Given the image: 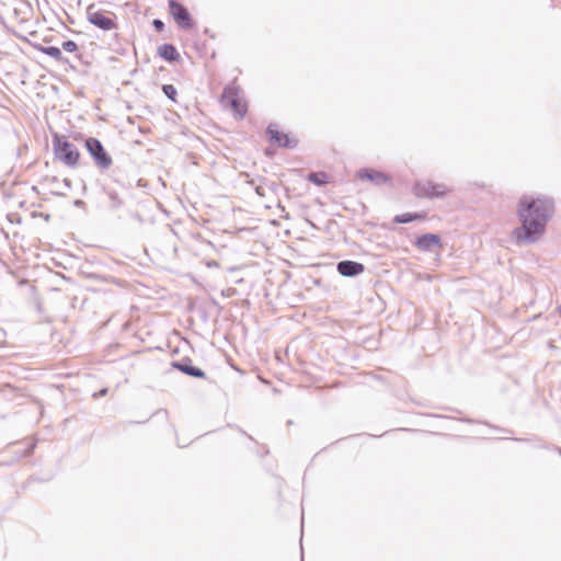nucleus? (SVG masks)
Returning a JSON list of instances; mask_svg holds the SVG:
<instances>
[{
  "label": "nucleus",
  "mask_w": 561,
  "mask_h": 561,
  "mask_svg": "<svg viewBox=\"0 0 561 561\" xmlns=\"http://www.w3.org/2000/svg\"><path fill=\"white\" fill-rule=\"evenodd\" d=\"M553 213L554 202L550 197H522L518 203L522 227L514 231L517 241L536 242L543 234Z\"/></svg>",
  "instance_id": "nucleus-1"
},
{
  "label": "nucleus",
  "mask_w": 561,
  "mask_h": 561,
  "mask_svg": "<svg viewBox=\"0 0 561 561\" xmlns=\"http://www.w3.org/2000/svg\"><path fill=\"white\" fill-rule=\"evenodd\" d=\"M221 106L229 111L236 119H243L249 112V102L238 79L227 84L220 96Z\"/></svg>",
  "instance_id": "nucleus-2"
},
{
  "label": "nucleus",
  "mask_w": 561,
  "mask_h": 561,
  "mask_svg": "<svg viewBox=\"0 0 561 561\" xmlns=\"http://www.w3.org/2000/svg\"><path fill=\"white\" fill-rule=\"evenodd\" d=\"M451 192L453 188L448 185L430 179L415 180L411 186V193L419 199L445 198Z\"/></svg>",
  "instance_id": "nucleus-3"
},
{
  "label": "nucleus",
  "mask_w": 561,
  "mask_h": 561,
  "mask_svg": "<svg viewBox=\"0 0 561 561\" xmlns=\"http://www.w3.org/2000/svg\"><path fill=\"white\" fill-rule=\"evenodd\" d=\"M53 145L57 161L71 169L78 167L80 152L73 142H53Z\"/></svg>",
  "instance_id": "nucleus-4"
},
{
  "label": "nucleus",
  "mask_w": 561,
  "mask_h": 561,
  "mask_svg": "<svg viewBox=\"0 0 561 561\" xmlns=\"http://www.w3.org/2000/svg\"><path fill=\"white\" fill-rule=\"evenodd\" d=\"M87 19L91 24L103 31L117 28L116 15L111 12L95 10L94 4L88 7Z\"/></svg>",
  "instance_id": "nucleus-5"
},
{
  "label": "nucleus",
  "mask_w": 561,
  "mask_h": 561,
  "mask_svg": "<svg viewBox=\"0 0 561 561\" xmlns=\"http://www.w3.org/2000/svg\"><path fill=\"white\" fill-rule=\"evenodd\" d=\"M84 146L99 170L106 171L113 165L112 156L104 148L103 142H84Z\"/></svg>",
  "instance_id": "nucleus-6"
},
{
  "label": "nucleus",
  "mask_w": 561,
  "mask_h": 561,
  "mask_svg": "<svg viewBox=\"0 0 561 561\" xmlns=\"http://www.w3.org/2000/svg\"><path fill=\"white\" fill-rule=\"evenodd\" d=\"M169 10L170 14L180 27L188 30L194 26L188 10L181 3L176 2L175 0H170Z\"/></svg>",
  "instance_id": "nucleus-7"
},
{
  "label": "nucleus",
  "mask_w": 561,
  "mask_h": 561,
  "mask_svg": "<svg viewBox=\"0 0 561 561\" xmlns=\"http://www.w3.org/2000/svg\"><path fill=\"white\" fill-rule=\"evenodd\" d=\"M356 176L357 179L368 181L376 186L392 184V180L387 173L374 168H362L356 172Z\"/></svg>",
  "instance_id": "nucleus-8"
},
{
  "label": "nucleus",
  "mask_w": 561,
  "mask_h": 561,
  "mask_svg": "<svg viewBox=\"0 0 561 561\" xmlns=\"http://www.w3.org/2000/svg\"><path fill=\"white\" fill-rule=\"evenodd\" d=\"M171 367L192 378H206L205 371L202 368L194 366L193 360L188 356L182 357L179 360L171 362Z\"/></svg>",
  "instance_id": "nucleus-9"
},
{
  "label": "nucleus",
  "mask_w": 561,
  "mask_h": 561,
  "mask_svg": "<svg viewBox=\"0 0 561 561\" xmlns=\"http://www.w3.org/2000/svg\"><path fill=\"white\" fill-rule=\"evenodd\" d=\"M413 245L422 252H431L435 248H442L443 241L438 233H423L415 239Z\"/></svg>",
  "instance_id": "nucleus-10"
},
{
  "label": "nucleus",
  "mask_w": 561,
  "mask_h": 561,
  "mask_svg": "<svg viewBox=\"0 0 561 561\" xmlns=\"http://www.w3.org/2000/svg\"><path fill=\"white\" fill-rule=\"evenodd\" d=\"M337 272L345 277H355L365 271L363 263L352 260H343L336 264Z\"/></svg>",
  "instance_id": "nucleus-11"
},
{
  "label": "nucleus",
  "mask_w": 561,
  "mask_h": 561,
  "mask_svg": "<svg viewBox=\"0 0 561 561\" xmlns=\"http://www.w3.org/2000/svg\"><path fill=\"white\" fill-rule=\"evenodd\" d=\"M426 218H427L426 211L403 213V214L396 215L393 217L392 221L394 224L403 225V224H411L414 221L425 220Z\"/></svg>",
  "instance_id": "nucleus-12"
},
{
  "label": "nucleus",
  "mask_w": 561,
  "mask_h": 561,
  "mask_svg": "<svg viewBox=\"0 0 561 561\" xmlns=\"http://www.w3.org/2000/svg\"><path fill=\"white\" fill-rule=\"evenodd\" d=\"M158 55L167 61H178L180 54L178 49L171 44H163L158 47Z\"/></svg>",
  "instance_id": "nucleus-13"
},
{
  "label": "nucleus",
  "mask_w": 561,
  "mask_h": 561,
  "mask_svg": "<svg viewBox=\"0 0 561 561\" xmlns=\"http://www.w3.org/2000/svg\"><path fill=\"white\" fill-rule=\"evenodd\" d=\"M266 134L271 140H288L289 138V134L285 133L280 125L276 123L268 125Z\"/></svg>",
  "instance_id": "nucleus-14"
},
{
  "label": "nucleus",
  "mask_w": 561,
  "mask_h": 561,
  "mask_svg": "<svg viewBox=\"0 0 561 561\" xmlns=\"http://www.w3.org/2000/svg\"><path fill=\"white\" fill-rule=\"evenodd\" d=\"M306 179H307V181H309L310 183H312L317 186H322V185H325L329 183V175L324 171L310 172Z\"/></svg>",
  "instance_id": "nucleus-15"
},
{
  "label": "nucleus",
  "mask_w": 561,
  "mask_h": 561,
  "mask_svg": "<svg viewBox=\"0 0 561 561\" xmlns=\"http://www.w3.org/2000/svg\"><path fill=\"white\" fill-rule=\"evenodd\" d=\"M271 145L264 149V154L272 158L278 148L295 149L298 142H270Z\"/></svg>",
  "instance_id": "nucleus-16"
},
{
  "label": "nucleus",
  "mask_w": 561,
  "mask_h": 561,
  "mask_svg": "<svg viewBox=\"0 0 561 561\" xmlns=\"http://www.w3.org/2000/svg\"><path fill=\"white\" fill-rule=\"evenodd\" d=\"M103 192L107 195L108 201L111 202V209L116 210L123 205V201L116 191L103 187Z\"/></svg>",
  "instance_id": "nucleus-17"
},
{
  "label": "nucleus",
  "mask_w": 561,
  "mask_h": 561,
  "mask_svg": "<svg viewBox=\"0 0 561 561\" xmlns=\"http://www.w3.org/2000/svg\"><path fill=\"white\" fill-rule=\"evenodd\" d=\"M35 447H36V443L33 442L31 444H27L23 448L15 449L14 450V460L13 461H18V460H20L22 458L30 457L34 453Z\"/></svg>",
  "instance_id": "nucleus-18"
},
{
  "label": "nucleus",
  "mask_w": 561,
  "mask_h": 561,
  "mask_svg": "<svg viewBox=\"0 0 561 561\" xmlns=\"http://www.w3.org/2000/svg\"><path fill=\"white\" fill-rule=\"evenodd\" d=\"M41 51L44 53L45 55L50 56L55 60H58V61L62 60V54L58 47H55V46L42 47Z\"/></svg>",
  "instance_id": "nucleus-19"
},
{
  "label": "nucleus",
  "mask_w": 561,
  "mask_h": 561,
  "mask_svg": "<svg viewBox=\"0 0 561 561\" xmlns=\"http://www.w3.org/2000/svg\"><path fill=\"white\" fill-rule=\"evenodd\" d=\"M163 93L173 102L176 101L178 91L176 88L172 84H164L162 87Z\"/></svg>",
  "instance_id": "nucleus-20"
},
{
  "label": "nucleus",
  "mask_w": 561,
  "mask_h": 561,
  "mask_svg": "<svg viewBox=\"0 0 561 561\" xmlns=\"http://www.w3.org/2000/svg\"><path fill=\"white\" fill-rule=\"evenodd\" d=\"M54 476L53 474H48L47 477H44V478H41V477H36V476H31L27 480H26V484H31L33 482H39V483H44V482H49L50 480H53Z\"/></svg>",
  "instance_id": "nucleus-21"
},
{
  "label": "nucleus",
  "mask_w": 561,
  "mask_h": 561,
  "mask_svg": "<svg viewBox=\"0 0 561 561\" xmlns=\"http://www.w3.org/2000/svg\"><path fill=\"white\" fill-rule=\"evenodd\" d=\"M61 47L67 53H76L78 50V45L73 41L64 42Z\"/></svg>",
  "instance_id": "nucleus-22"
},
{
  "label": "nucleus",
  "mask_w": 561,
  "mask_h": 561,
  "mask_svg": "<svg viewBox=\"0 0 561 561\" xmlns=\"http://www.w3.org/2000/svg\"><path fill=\"white\" fill-rule=\"evenodd\" d=\"M152 25L158 32H162L164 30V23L161 20H153Z\"/></svg>",
  "instance_id": "nucleus-23"
},
{
  "label": "nucleus",
  "mask_w": 561,
  "mask_h": 561,
  "mask_svg": "<svg viewBox=\"0 0 561 561\" xmlns=\"http://www.w3.org/2000/svg\"><path fill=\"white\" fill-rule=\"evenodd\" d=\"M27 144L25 142L23 146H20L15 149V159H18L24 150H27Z\"/></svg>",
  "instance_id": "nucleus-24"
},
{
  "label": "nucleus",
  "mask_w": 561,
  "mask_h": 561,
  "mask_svg": "<svg viewBox=\"0 0 561 561\" xmlns=\"http://www.w3.org/2000/svg\"><path fill=\"white\" fill-rule=\"evenodd\" d=\"M108 392V389L107 388H102L101 390H99L98 392H95L93 396L95 398H100V397H104L106 396Z\"/></svg>",
  "instance_id": "nucleus-25"
},
{
  "label": "nucleus",
  "mask_w": 561,
  "mask_h": 561,
  "mask_svg": "<svg viewBox=\"0 0 561 561\" xmlns=\"http://www.w3.org/2000/svg\"><path fill=\"white\" fill-rule=\"evenodd\" d=\"M73 205L78 208H83L85 206V203L82 199H76L73 202Z\"/></svg>",
  "instance_id": "nucleus-26"
},
{
  "label": "nucleus",
  "mask_w": 561,
  "mask_h": 561,
  "mask_svg": "<svg viewBox=\"0 0 561 561\" xmlns=\"http://www.w3.org/2000/svg\"><path fill=\"white\" fill-rule=\"evenodd\" d=\"M7 391L12 392L13 389L9 385H5L2 388H0V393H5Z\"/></svg>",
  "instance_id": "nucleus-27"
},
{
  "label": "nucleus",
  "mask_w": 561,
  "mask_h": 561,
  "mask_svg": "<svg viewBox=\"0 0 561 561\" xmlns=\"http://www.w3.org/2000/svg\"><path fill=\"white\" fill-rule=\"evenodd\" d=\"M62 184H64V185H65V187H67L68 190H70V188H71V186H72L71 181H70L69 179H67V178H65V179L62 180Z\"/></svg>",
  "instance_id": "nucleus-28"
},
{
  "label": "nucleus",
  "mask_w": 561,
  "mask_h": 561,
  "mask_svg": "<svg viewBox=\"0 0 561 561\" xmlns=\"http://www.w3.org/2000/svg\"><path fill=\"white\" fill-rule=\"evenodd\" d=\"M460 421L465 422V423H469V424L478 423V421L470 419V417H462V419H460Z\"/></svg>",
  "instance_id": "nucleus-29"
},
{
  "label": "nucleus",
  "mask_w": 561,
  "mask_h": 561,
  "mask_svg": "<svg viewBox=\"0 0 561 561\" xmlns=\"http://www.w3.org/2000/svg\"><path fill=\"white\" fill-rule=\"evenodd\" d=\"M255 192H256V194H257V195H260V196H264V195H265V193H264V188H263L262 186H256V187H255Z\"/></svg>",
  "instance_id": "nucleus-30"
},
{
  "label": "nucleus",
  "mask_w": 561,
  "mask_h": 561,
  "mask_svg": "<svg viewBox=\"0 0 561 561\" xmlns=\"http://www.w3.org/2000/svg\"><path fill=\"white\" fill-rule=\"evenodd\" d=\"M51 194H54L56 196H65V193L55 192V191H53Z\"/></svg>",
  "instance_id": "nucleus-31"
},
{
  "label": "nucleus",
  "mask_w": 561,
  "mask_h": 561,
  "mask_svg": "<svg viewBox=\"0 0 561 561\" xmlns=\"http://www.w3.org/2000/svg\"><path fill=\"white\" fill-rule=\"evenodd\" d=\"M50 182H51V183H58L59 181H58V179H57L56 176H53V178L50 179Z\"/></svg>",
  "instance_id": "nucleus-32"
},
{
  "label": "nucleus",
  "mask_w": 561,
  "mask_h": 561,
  "mask_svg": "<svg viewBox=\"0 0 561 561\" xmlns=\"http://www.w3.org/2000/svg\"><path fill=\"white\" fill-rule=\"evenodd\" d=\"M553 449H554V450H556V451L561 456V448H560V447L554 446V448H553Z\"/></svg>",
  "instance_id": "nucleus-33"
},
{
  "label": "nucleus",
  "mask_w": 561,
  "mask_h": 561,
  "mask_svg": "<svg viewBox=\"0 0 561 561\" xmlns=\"http://www.w3.org/2000/svg\"><path fill=\"white\" fill-rule=\"evenodd\" d=\"M494 430L499 431V432H506V430L504 428H500V427H496V426H492Z\"/></svg>",
  "instance_id": "nucleus-34"
},
{
  "label": "nucleus",
  "mask_w": 561,
  "mask_h": 561,
  "mask_svg": "<svg viewBox=\"0 0 561 561\" xmlns=\"http://www.w3.org/2000/svg\"><path fill=\"white\" fill-rule=\"evenodd\" d=\"M3 363H4V357H0V367L2 366Z\"/></svg>",
  "instance_id": "nucleus-35"
},
{
  "label": "nucleus",
  "mask_w": 561,
  "mask_h": 561,
  "mask_svg": "<svg viewBox=\"0 0 561 561\" xmlns=\"http://www.w3.org/2000/svg\"><path fill=\"white\" fill-rule=\"evenodd\" d=\"M515 442H522V438H513Z\"/></svg>",
  "instance_id": "nucleus-36"
},
{
  "label": "nucleus",
  "mask_w": 561,
  "mask_h": 561,
  "mask_svg": "<svg viewBox=\"0 0 561 561\" xmlns=\"http://www.w3.org/2000/svg\"><path fill=\"white\" fill-rule=\"evenodd\" d=\"M558 311H559V313L561 316V305L558 307Z\"/></svg>",
  "instance_id": "nucleus-37"
},
{
  "label": "nucleus",
  "mask_w": 561,
  "mask_h": 561,
  "mask_svg": "<svg viewBox=\"0 0 561 561\" xmlns=\"http://www.w3.org/2000/svg\"><path fill=\"white\" fill-rule=\"evenodd\" d=\"M240 432H241V434H244V436H248V433H244V431L240 430Z\"/></svg>",
  "instance_id": "nucleus-38"
},
{
  "label": "nucleus",
  "mask_w": 561,
  "mask_h": 561,
  "mask_svg": "<svg viewBox=\"0 0 561 561\" xmlns=\"http://www.w3.org/2000/svg\"><path fill=\"white\" fill-rule=\"evenodd\" d=\"M240 432H241V434H244V436H248V433H244V431L240 430Z\"/></svg>",
  "instance_id": "nucleus-39"
},
{
  "label": "nucleus",
  "mask_w": 561,
  "mask_h": 561,
  "mask_svg": "<svg viewBox=\"0 0 561 561\" xmlns=\"http://www.w3.org/2000/svg\"><path fill=\"white\" fill-rule=\"evenodd\" d=\"M301 561H304V556L301 554Z\"/></svg>",
  "instance_id": "nucleus-40"
}]
</instances>
